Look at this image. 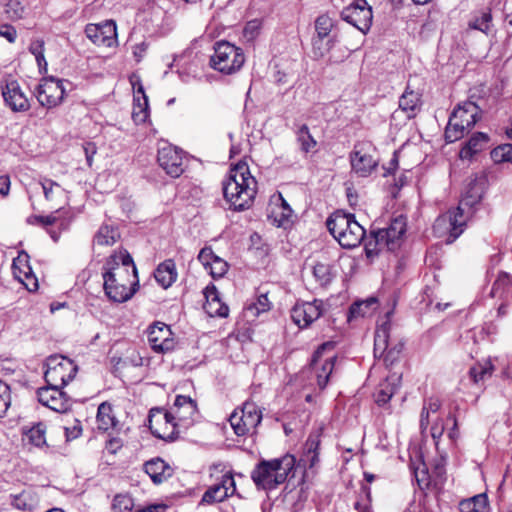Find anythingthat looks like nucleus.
<instances>
[{
    "label": "nucleus",
    "mask_w": 512,
    "mask_h": 512,
    "mask_svg": "<svg viewBox=\"0 0 512 512\" xmlns=\"http://www.w3.org/2000/svg\"><path fill=\"white\" fill-rule=\"evenodd\" d=\"M44 378L48 385L54 387H64L76 375L77 365L67 357L61 355H52L47 358L43 364Z\"/></svg>",
    "instance_id": "nucleus-9"
},
{
    "label": "nucleus",
    "mask_w": 512,
    "mask_h": 512,
    "mask_svg": "<svg viewBox=\"0 0 512 512\" xmlns=\"http://www.w3.org/2000/svg\"><path fill=\"white\" fill-rule=\"evenodd\" d=\"M444 433V424L441 419H437L431 426V436L437 443Z\"/></svg>",
    "instance_id": "nucleus-57"
},
{
    "label": "nucleus",
    "mask_w": 512,
    "mask_h": 512,
    "mask_svg": "<svg viewBox=\"0 0 512 512\" xmlns=\"http://www.w3.org/2000/svg\"><path fill=\"white\" fill-rule=\"evenodd\" d=\"M157 161L160 167L173 178L179 177L184 172L183 151L171 144L164 143L159 147Z\"/></svg>",
    "instance_id": "nucleus-15"
},
{
    "label": "nucleus",
    "mask_w": 512,
    "mask_h": 512,
    "mask_svg": "<svg viewBox=\"0 0 512 512\" xmlns=\"http://www.w3.org/2000/svg\"><path fill=\"white\" fill-rule=\"evenodd\" d=\"M123 445L120 438H111L106 443V449L109 453L115 454Z\"/></svg>",
    "instance_id": "nucleus-60"
},
{
    "label": "nucleus",
    "mask_w": 512,
    "mask_h": 512,
    "mask_svg": "<svg viewBox=\"0 0 512 512\" xmlns=\"http://www.w3.org/2000/svg\"><path fill=\"white\" fill-rule=\"evenodd\" d=\"M494 369L495 367L491 359L488 358L472 366L469 370V375L475 384H479L490 378L494 372Z\"/></svg>",
    "instance_id": "nucleus-36"
},
{
    "label": "nucleus",
    "mask_w": 512,
    "mask_h": 512,
    "mask_svg": "<svg viewBox=\"0 0 512 512\" xmlns=\"http://www.w3.org/2000/svg\"><path fill=\"white\" fill-rule=\"evenodd\" d=\"M441 407V402L439 399L436 398H430L428 401H426L423 405V408H425L429 413H436Z\"/></svg>",
    "instance_id": "nucleus-61"
},
{
    "label": "nucleus",
    "mask_w": 512,
    "mask_h": 512,
    "mask_svg": "<svg viewBox=\"0 0 512 512\" xmlns=\"http://www.w3.org/2000/svg\"><path fill=\"white\" fill-rule=\"evenodd\" d=\"M377 309V299L369 298L353 303L349 309V320L371 315Z\"/></svg>",
    "instance_id": "nucleus-38"
},
{
    "label": "nucleus",
    "mask_w": 512,
    "mask_h": 512,
    "mask_svg": "<svg viewBox=\"0 0 512 512\" xmlns=\"http://www.w3.org/2000/svg\"><path fill=\"white\" fill-rule=\"evenodd\" d=\"M210 275L214 279L223 277L228 271V263L219 256L208 267Z\"/></svg>",
    "instance_id": "nucleus-49"
},
{
    "label": "nucleus",
    "mask_w": 512,
    "mask_h": 512,
    "mask_svg": "<svg viewBox=\"0 0 512 512\" xmlns=\"http://www.w3.org/2000/svg\"><path fill=\"white\" fill-rule=\"evenodd\" d=\"M512 293V280L511 276L506 272L499 273L497 279L494 281L490 296L498 299H508Z\"/></svg>",
    "instance_id": "nucleus-35"
},
{
    "label": "nucleus",
    "mask_w": 512,
    "mask_h": 512,
    "mask_svg": "<svg viewBox=\"0 0 512 512\" xmlns=\"http://www.w3.org/2000/svg\"><path fill=\"white\" fill-rule=\"evenodd\" d=\"M254 308L256 309L257 313L265 312L270 309V303L268 296L266 294H261L257 302L254 304Z\"/></svg>",
    "instance_id": "nucleus-58"
},
{
    "label": "nucleus",
    "mask_w": 512,
    "mask_h": 512,
    "mask_svg": "<svg viewBox=\"0 0 512 512\" xmlns=\"http://www.w3.org/2000/svg\"><path fill=\"white\" fill-rule=\"evenodd\" d=\"M342 19L361 32L370 29L373 19L372 9L366 0H355L341 12Z\"/></svg>",
    "instance_id": "nucleus-14"
},
{
    "label": "nucleus",
    "mask_w": 512,
    "mask_h": 512,
    "mask_svg": "<svg viewBox=\"0 0 512 512\" xmlns=\"http://www.w3.org/2000/svg\"><path fill=\"white\" fill-rule=\"evenodd\" d=\"M295 134L299 149L305 157L310 153L317 152V141L311 135L309 127L306 124L298 126Z\"/></svg>",
    "instance_id": "nucleus-29"
},
{
    "label": "nucleus",
    "mask_w": 512,
    "mask_h": 512,
    "mask_svg": "<svg viewBox=\"0 0 512 512\" xmlns=\"http://www.w3.org/2000/svg\"><path fill=\"white\" fill-rule=\"evenodd\" d=\"M489 141L487 134L477 132L471 136L466 145L460 150L461 159H470L474 154L482 151Z\"/></svg>",
    "instance_id": "nucleus-30"
},
{
    "label": "nucleus",
    "mask_w": 512,
    "mask_h": 512,
    "mask_svg": "<svg viewBox=\"0 0 512 512\" xmlns=\"http://www.w3.org/2000/svg\"><path fill=\"white\" fill-rule=\"evenodd\" d=\"M485 190V179L483 177H475L471 179L462 195L460 201L461 206L472 208L478 204L484 194Z\"/></svg>",
    "instance_id": "nucleus-24"
},
{
    "label": "nucleus",
    "mask_w": 512,
    "mask_h": 512,
    "mask_svg": "<svg viewBox=\"0 0 512 512\" xmlns=\"http://www.w3.org/2000/svg\"><path fill=\"white\" fill-rule=\"evenodd\" d=\"M156 281L164 288H169L177 279V270L174 260L167 259L160 263L154 272Z\"/></svg>",
    "instance_id": "nucleus-27"
},
{
    "label": "nucleus",
    "mask_w": 512,
    "mask_h": 512,
    "mask_svg": "<svg viewBox=\"0 0 512 512\" xmlns=\"http://www.w3.org/2000/svg\"><path fill=\"white\" fill-rule=\"evenodd\" d=\"M244 62L243 50L227 41L217 42L214 54L210 57V66L227 75L239 71Z\"/></svg>",
    "instance_id": "nucleus-7"
},
{
    "label": "nucleus",
    "mask_w": 512,
    "mask_h": 512,
    "mask_svg": "<svg viewBox=\"0 0 512 512\" xmlns=\"http://www.w3.org/2000/svg\"><path fill=\"white\" fill-rule=\"evenodd\" d=\"M11 404L10 388L0 380V417H3Z\"/></svg>",
    "instance_id": "nucleus-52"
},
{
    "label": "nucleus",
    "mask_w": 512,
    "mask_h": 512,
    "mask_svg": "<svg viewBox=\"0 0 512 512\" xmlns=\"http://www.w3.org/2000/svg\"><path fill=\"white\" fill-rule=\"evenodd\" d=\"M406 227V217L399 215L390 222L387 228L371 232L373 240L365 245L366 255L372 257L384 249L388 251L398 249L406 232Z\"/></svg>",
    "instance_id": "nucleus-6"
},
{
    "label": "nucleus",
    "mask_w": 512,
    "mask_h": 512,
    "mask_svg": "<svg viewBox=\"0 0 512 512\" xmlns=\"http://www.w3.org/2000/svg\"><path fill=\"white\" fill-rule=\"evenodd\" d=\"M262 413L254 403L246 402L239 411H234L229 422L238 436H245L254 433L261 423Z\"/></svg>",
    "instance_id": "nucleus-11"
},
{
    "label": "nucleus",
    "mask_w": 512,
    "mask_h": 512,
    "mask_svg": "<svg viewBox=\"0 0 512 512\" xmlns=\"http://www.w3.org/2000/svg\"><path fill=\"white\" fill-rule=\"evenodd\" d=\"M42 47H43V42L39 43L40 50H37V51L34 50V57H35L40 74H44L47 72V61L44 57Z\"/></svg>",
    "instance_id": "nucleus-55"
},
{
    "label": "nucleus",
    "mask_w": 512,
    "mask_h": 512,
    "mask_svg": "<svg viewBox=\"0 0 512 512\" xmlns=\"http://www.w3.org/2000/svg\"><path fill=\"white\" fill-rule=\"evenodd\" d=\"M46 432V425L43 423H37L34 425V446L41 447L46 445L44 434Z\"/></svg>",
    "instance_id": "nucleus-54"
},
{
    "label": "nucleus",
    "mask_w": 512,
    "mask_h": 512,
    "mask_svg": "<svg viewBox=\"0 0 512 512\" xmlns=\"http://www.w3.org/2000/svg\"><path fill=\"white\" fill-rule=\"evenodd\" d=\"M64 93L63 81L48 77L39 84L36 97L41 106L51 108L62 101Z\"/></svg>",
    "instance_id": "nucleus-17"
},
{
    "label": "nucleus",
    "mask_w": 512,
    "mask_h": 512,
    "mask_svg": "<svg viewBox=\"0 0 512 512\" xmlns=\"http://www.w3.org/2000/svg\"><path fill=\"white\" fill-rule=\"evenodd\" d=\"M206 302L203 306L205 312L211 317H226L229 313L228 306L220 299L215 285H208L204 290Z\"/></svg>",
    "instance_id": "nucleus-22"
},
{
    "label": "nucleus",
    "mask_w": 512,
    "mask_h": 512,
    "mask_svg": "<svg viewBox=\"0 0 512 512\" xmlns=\"http://www.w3.org/2000/svg\"><path fill=\"white\" fill-rule=\"evenodd\" d=\"M420 107V95L408 86L399 99V108L407 113L408 118L415 116Z\"/></svg>",
    "instance_id": "nucleus-33"
},
{
    "label": "nucleus",
    "mask_w": 512,
    "mask_h": 512,
    "mask_svg": "<svg viewBox=\"0 0 512 512\" xmlns=\"http://www.w3.org/2000/svg\"><path fill=\"white\" fill-rule=\"evenodd\" d=\"M320 446V434L311 433L304 445V455L301 459L309 468H314L319 462L318 449Z\"/></svg>",
    "instance_id": "nucleus-31"
},
{
    "label": "nucleus",
    "mask_w": 512,
    "mask_h": 512,
    "mask_svg": "<svg viewBox=\"0 0 512 512\" xmlns=\"http://www.w3.org/2000/svg\"><path fill=\"white\" fill-rule=\"evenodd\" d=\"M57 219L53 216H40L34 217V224L37 223L46 229L47 233L51 236L53 241H57L60 237V231L54 228Z\"/></svg>",
    "instance_id": "nucleus-45"
},
{
    "label": "nucleus",
    "mask_w": 512,
    "mask_h": 512,
    "mask_svg": "<svg viewBox=\"0 0 512 512\" xmlns=\"http://www.w3.org/2000/svg\"><path fill=\"white\" fill-rule=\"evenodd\" d=\"M257 193V181L251 175L245 162L237 163L230 169L227 179L223 182V194L230 208L235 211L248 209Z\"/></svg>",
    "instance_id": "nucleus-3"
},
{
    "label": "nucleus",
    "mask_w": 512,
    "mask_h": 512,
    "mask_svg": "<svg viewBox=\"0 0 512 512\" xmlns=\"http://www.w3.org/2000/svg\"><path fill=\"white\" fill-rule=\"evenodd\" d=\"M461 512H488V499L486 494H478L459 503Z\"/></svg>",
    "instance_id": "nucleus-37"
},
{
    "label": "nucleus",
    "mask_w": 512,
    "mask_h": 512,
    "mask_svg": "<svg viewBox=\"0 0 512 512\" xmlns=\"http://www.w3.org/2000/svg\"><path fill=\"white\" fill-rule=\"evenodd\" d=\"M467 216L464 215V206L459 204L455 209L449 210L440 215L433 226L435 232H442L447 230L449 232L448 242L456 240L464 231L466 226Z\"/></svg>",
    "instance_id": "nucleus-13"
},
{
    "label": "nucleus",
    "mask_w": 512,
    "mask_h": 512,
    "mask_svg": "<svg viewBox=\"0 0 512 512\" xmlns=\"http://www.w3.org/2000/svg\"><path fill=\"white\" fill-rule=\"evenodd\" d=\"M490 155L495 163H512V144L499 145L491 151Z\"/></svg>",
    "instance_id": "nucleus-42"
},
{
    "label": "nucleus",
    "mask_w": 512,
    "mask_h": 512,
    "mask_svg": "<svg viewBox=\"0 0 512 512\" xmlns=\"http://www.w3.org/2000/svg\"><path fill=\"white\" fill-rule=\"evenodd\" d=\"M134 506L133 499L127 494H118L113 499L114 512H131Z\"/></svg>",
    "instance_id": "nucleus-47"
},
{
    "label": "nucleus",
    "mask_w": 512,
    "mask_h": 512,
    "mask_svg": "<svg viewBox=\"0 0 512 512\" xmlns=\"http://www.w3.org/2000/svg\"><path fill=\"white\" fill-rule=\"evenodd\" d=\"M326 226L335 240L347 249L355 248L363 241L366 231L356 220L355 216L343 211H336L331 214Z\"/></svg>",
    "instance_id": "nucleus-5"
},
{
    "label": "nucleus",
    "mask_w": 512,
    "mask_h": 512,
    "mask_svg": "<svg viewBox=\"0 0 512 512\" xmlns=\"http://www.w3.org/2000/svg\"><path fill=\"white\" fill-rule=\"evenodd\" d=\"M466 130H468L466 126L451 114L445 130V139L447 142L457 141L464 136Z\"/></svg>",
    "instance_id": "nucleus-39"
},
{
    "label": "nucleus",
    "mask_w": 512,
    "mask_h": 512,
    "mask_svg": "<svg viewBox=\"0 0 512 512\" xmlns=\"http://www.w3.org/2000/svg\"><path fill=\"white\" fill-rule=\"evenodd\" d=\"M137 93L142 94L143 103L140 102L139 98H135V101H137V104H134L132 117L136 123H143L146 121L148 117V98L144 93L143 87L140 86L137 90Z\"/></svg>",
    "instance_id": "nucleus-40"
},
{
    "label": "nucleus",
    "mask_w": 512,
    "mask_h": 512,
    "mask_svg": "<svg viewBox=\"0 0 512 512\" xmlns=\"http://www.w3.org/2000/svg\"><path fill=\"white\" fill-rule=\"evenodd\" d=\"M403 348V343L400 340H396L392 336V324L386 319L381 323L376 331L374 337V355L384 357L385 363L393 364L398 358Z\"/></svg>",
    "instance_id": "nucleus-10"
},
{
    "label": "nucleus",
    "mask_w": 512,
    "mask_h": 512,
    "mask_svg": "<svg viewBox=\"0 0 512 512\" xmlns=\"http://www.w3.org/2000/svg\"><path fill=\"white\" fill-rule=\"evenodd\" d=\"M40 185L47 200H53L56 195L62 194L60 185L50 179H45Z\"/></svg>",
    "instance_id": "nucleus-51"
},
{
    "label": "nucleus",
    "mask_w": 512,
    "mask_h": 512,
    "mask_svg": "<svg viewBox=\"0 0 512 512\" xmlns=\"http://www.w3.org/2000/svg\"><path fill=\"white\" fill-rule=\"evenodd\" d=\"M480 108L473 101H466L453 111L455 118L459 119L466 128L471 129L480 119Z\"/></svg>",
    "instance_id": "nucleus-26"
},
{
    "label": "nucleus",
    "mask_w": 512,
    "mask_h": 512,
    "mask_svg": "<svg viewBox=\"0 0 512 512\" xmlns=\"http://www.w3.org/2000/svg\"><path fill=\"white\" fill-rule=\"evenodd\" d=\"M296 459L291 454L271 460H261L251 472L258 489L273 490L284 483L293 471Z\"/></svg>",
    "instance_id": "nucleus-4"
},
{
    "label": "nucleus",
    "mask_w": 512,
    "mask_h": 512,
    "mask_svg": "<svg viewBox=\"0 0 512 512\" xmlns=\"http://www.w3.org/2000/svg\"><path fill=\"white\" fill-rule=\"evenodd\" d=\"M120 239V232L113 225L103 224L94 236V244L98 246H112Z\"/></svg>",
    "instance_id": "nucleus-34"
},
{
    "label": "nucleus",
    "mask_w": 512,
    "mask_h": 512,
    "mask_svg": "<svg viewBox=\"0 0 512 512\" xmlns=\"http://www.w3.org/2000/svg\"><path fill=\"white\" fill-rule=\"evenodd\" d=\"M313 275L320 285L324 286L331 282V269L330 265L325 263H317L313 267Z\"/></svg>",
    "instance_id": "nucleus-46"
},
{
    "label": "nucleus",
    "mask_w": 512,
    "mask_h": 512,
    "mask_svg": "<svg viewBox=\"0 0 512 512\" xmlns=\"http://www.w3.org/2000/svg\"><path fill=\"white\" fill-rule=\"evenodd\" d=\"M323 313V303L321 300L312 302H297L291 309V319L300 328L309 327Z\"/></svg>",
    "instance_id": "nucleus-16"
},
{
    "label": "nucleus",
    "mask_w": 512,
    "mask_h": 512,
    "mask_svg": "<svg viewBox=\"0 0 512 512\" xmlns=\"http://www.w3.org/2000/svg\"><path fill=\"white\" fill-rule=\"evenodd\" d=\"M349 159L352 171L359 177L371 175L379 163V160L375 157V149L368 142L356 143Z\"/></svg>",
    "instance_id": "nucleus-12"
},
{
    "label": "nucleus",
    "mask_w": 512,
    "mask_h": 512,
    "mask_svg": "<svg viewBox=\"0 0 512 512\" xmlns=\"http://www.w3.org/2000/svg\"><path fill=\"white\" fill-rule=\"evenodd\" d=\"M97 425L98 429L103 431L117 427L118 420L113 413L111 404L103 402L99 405L97 410Z\"/></svg>",
    "instance_id": "nucleus-32"
},
{
    "label": "nucleus",
    "mask_w": 512,
    "mask_h": 512,
    "mask_svg": "<svg viewBox=\"0 0 512 512\" xmlns=\"http://www.w3.org/2000/svg\"><path fill=\"white\" fill-rule=\"evenodd\" d=\"M12 505L19 510H30L32 505V496L29 491H23L12 495Z\"/></svg>",
    "instance_id": "nucleus-48"
},
{
    "label": "nucleus",
    "mask_w": 512,
    "mask_h": 512,
    "mask_svg": "<svg viewBox=\"0 0 512 512\" xmlns=\"http://www.w3.org/2000/svg\"><path fill=\"white\" fill-rule=\"evenodd\" d=\"M333 28V20L328 15H320L315 21L316 37L328 38Z\"/></svg>",
    "instance_id": "nucleus-43"
},
{
    "label": "nucleus",
    "mask_w": 512,
    "mask_h": 512,
    "mask_svg": "<svg viewBox=\"0 0 512 512\" xmlns=\"http://www.w3.org/2000/svg\"><path fill=\"white\" fill-rule=\"evenodd\" d=\"M10 179L8 175H0V194L5 196L9 193Z\"/></svg>",
    "instance_id": "nucleus-63"
},
{
    "label": "nucleus",
    "mask_w": 512,
    "mask_h": 512,
    "mask_svg": "<svg viewBox=\"0 0 512 512\" xmlns=\"http://www.w3.org/2000/svg\"><path fill=\"white\" fill-rule=\"evenodd\" d=\"M236 491L235 480L231 473L222 475L219 483L210 486L202 496V504L219 503L232 496Z\"/></svg>",
    "instance_id": "nucleus-20"
},
{
    "label": "nucleus",
    "mask_w": 512,
    "mask_h": 512,
    "mask_svg": "<svg viewBox=\"0 0 512 512\" xmlns=\"http://www.w3.org/2000/svg\"><path fill=\"white\" fill-rule=\"evenodd\" d=\"M333 44H334V41L330 37H328V38L314 37L312 40L314 56L317 58L323 57L326 53H328L330 51Z\"/></svg>",
    "instance_id": "nucleus-44"
},
{
    "label": "nucleus",
    "mask_w": 512,
    "mask_h": 512,
    "mask_svg": "<svg viewBox=\"0 0 512 512\" xmlns=\"http://www.w3.org/2000/svg\"><path fill=\"white\" fill-rule=\"evenodd\" d=\"M82 428L80 422L75 420V424L72 427H65V433L68 439H75L81 435Z\"/></svg>",
    "instance_id": "nucleus-59"
},
{
    "label": "nucleus",
    "mask_w": 512,
    "mask_h": 512,
    "mask_svg": "<svg viewBox=\"0 0 512 512\" xmlns=\"http://www.w3.org/2000/svg\"><path fill=\"white\" fill-rule=\"evenodd\" d=\"M2 94L5 102L15 111H24L30 106L28 99L16 82L8 83Z\"/></svg>",
    "instance_id": "nucleus-25"
},
{
    "label": "nucleus",
    "mask_w": 512,
    "mask_h": 512,
    "mask_svg": "<svg viewBox=\"0 0 512 512\" xmlns=\"http://www.w3.org/2000/svg\"><path fill=\"white\" fill-rule=\"evenodd\" d=\"M396 391V386L394 383L390 382V379L387 378L384 383H382L379 387L375 395V401L379 406H383L387 404Z\"/></svg>",
    "instance_id": "nucleus-41"
},
{
    "label": "nucleus",
    "mask_w": 512,
    "mask_h": 512,
    "mask_svg": "<svg viewBox=\"0 0 512 512\" xmlns=\"http://www.w3.org/2000/svg\"><path fill=\"white\" fill-rule=\"evenodd\" d=\"M85 34L97 46L112 47L117 39L116 23L106 20L100 24H88Z\"/></svg>",
    "instance_id": "nucleus-18"
},
{
    "label": "nucleus",
    "mask_w": 512,
    "mask_h": 512,
    "mask_svg": "<svg viewBox=\"0 0 512 512\" xmlns=\"http://www.w3.org/2000/svg\"><path fill=\"white\" fill-rule=\"evenodd\" d=\"M83 150H84V153H85L87 165L89 167H91L92 164H93V157H94V155L97 152V147H96L95 143H93V142H86L83 145Z\"/></svg>",
    "instance_id": "nucleus-56"
},
{
    "label": "nucleus",
    "mask_w": 512,
    "mask_h": 512,
    "mask_svg": "<svg viewBox=\"0 0 512 512\" xmlns=\"http://www.w3.org/2000/svg\"><path fill=\"white\" fill-rule=\"evenodd\" d=\"M492 21V15L490 11H483L479 17H476L475 20L470 24V27L473 29L480 30L484 33H488L490 28V23Z\"/></svg>",
    "instance_id": "nucleus-50"
},
{
    "label": "nucleus",
    "mask_w": 512,
    "mask_h": 512,
    "mask_svg": "<svg viewBox=\"0 0 512 512\" xmlns=\"http://www.w3.org/2000/svg\"><path fill=\"white\" fill-rule=\"evenodd\" d=\"M62 387L48 385L37 390L38 401L56 412L64 413L71 407L69 397L61 391Z\"/></svg>",
    "instance_id": "nucleus-19"
},
{
    "label": "nucleus",
    "mask_w": 512,
    "mask_h": 512,
    "mask_svg": "<svg viewBox=\"0 0 512 512\" xmlns=\"http://www.w3.org/2000/svg\"><path fill=\"white\" fill-rule=\"evenodd\" d=\"M144 470L154 484H161L173 475V468L162 458L156 457L144 464Z\"/></svg>",
    "instance_id": "nucleus-23"
},
{
    "label": "nucleus",
    "mask_w": 512,
    "mask_h": 512,
    "mask_svg": "<svg viewBox=\"0 0 512 512\" xmlns=\"http://www.w3.org/2000/svg\"><path fill=\"white\" fill-rule=\"evenodd\" d=\"M336 342L327 341L321 344L312 355L310 367L315 373L319 389L323 390L332 376L337 356L333 353Z\"/></svg>",
    "instance_id": "nucleus-8"
},
{
    "label": "nucleus",
    "mask_w": 512,
    "mask_h": 512,
    "mask_svg": "<svg viewBox=\"0 0 512 512\" xmlns=\"http://www.w3.org/2000/svg\"><path fill=\"white\" fill-rule=\"evenodd\" d=\"M217 255L214 254L210 247H204L198 254V260L208 270L210 264L216 259Z\"/></svg>",
    "instance_id": "nucleus-53"
},
{
    "label": "nucleus",
    "mask_w": 512,
    "mask_h": 512,
    "mask_svg": "<svg viewBox=\"0 0 512 512\" xmlns=\"http://www.w3.org/2000/svg\"><path fill=\"white\" fill-rule=\"evenodd\" d=\"M172 332L164 323H155L149 327L148 341L151 348L157 353H165L174 348Z\"/></svg>",
    "instance_id": "nucleus-21"
},
{
    "label": "nucleus",
    "mask_w": 512,
    "mask_h": 512,
    "mask_svg": "<svg viewBox=\"0 0 512 512\" xmlns=\"http://www.w3.org/2000/svg\"><path fill=\"white\" fill-rule=\"evenodd\" d=\"M448 419L453 420V427L449 430L448 436L451 440H456L459 436V430H458V422L453 414H449Z\"/></svg>",
    "instance_id": "nucleus-64"
},
{
    "label": "nucleus",
    "mask_w": 512,
    "mask_h": 512,
    "mask_svg": "<svg viewBox=\"0 0 512 512\" xmlns=\"http://www.w3.org/2000/svg\"><path fill=\"white\" fill-rule=\"evenodd\" d=\"M197 414V404L189 396L177 395L168 411L162 408H152L149 412L148 423L152 434L165 441L178 438L179 428H188Z\"/></svg>",
    "instance_id": "nucleus-2"
},
{
    "label": "nucleus",
    "mask_w": 512,
    "mask_h": 512,
    "mask_svg": "<svg viewBox=\"0 0 512 512\" xmlns=\"http://www.w3.org/2000/svg\"><path fill=\"white\" fill-rule=\"evenodd\" d=\"M102 275L105 294L114 302L129 300L139 286L134 261L124 249L115 251L106 259Z\"/></svg>",
    "instance_id": "nucleus-1"
},
{
    "label": "nucleus",
    "mask_w": 512,
    "mask_h": 512,
    "mask_svg": "<svg viewBox=\"0 0 512 512\" xmlns=\"http://www.w3.org/2000/svg\"><path fill=\"white\" fill-rule=\"evenodd\" d=\"M0 36L5 37L9 42H14L16 38V31L10 26H3L0 28Z\"/></svg>",
    "instance_id": "nucleus-62"
},
{
    "label": "nucleus",
    "mask_w": 512,
    "mask_h": 512,
    "mask_svg": "<svg viewBox=\"0 0 512 512\" xmlns=\"http://www.w3.org/2000/svg\"><path fill=\"white\" fill-rule=\"evenodd\" d=\"M30 256L26 252H20L13 260L12 273L14 278L22 283L28 291H31L25 283V279H29L32 275V267L29 264Z\"/></svg>",
    "instance_id": "nucleus-28"
}]
</instances>
